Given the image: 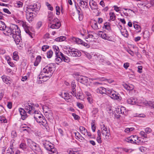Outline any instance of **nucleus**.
I'll list each match as a JSON object with an SVG mask.
<instances>
[{
  "instance_id": "17",
  "label": "nucleus",
  "mask_w": 154,
  "mask_h": 154,
  "mask_svg": "<svg viewBox=\"0 0 154 154\" xmlns=\"http://www.w3.org/2000/svg\"><path fill=\"white\" fill-rule=\"evenodd\" d=\"M37 4H32L31 5L28 6L27 8L28 11H37L38 8L37 7Z\"/></svg>"
},
{
  "instance_id": "26",
  "label": "nucleus",
  "mask_w": 154,
  "mask_h": 154,
  "mask_svg": "<svg viewBox=\"0 0 154 154\" xmlns=\"http://www.w3.org/2000/svg\"><path fill=\"white\" fill-rule=\"evenodd\" d=\"M52 48L55 52L56 56H58L59 52V49L58 47L56 45H54L53 46Z\"/></svg>"
},
{
  "instance_id": "1",
  "label": "nucleus",
  "mask_w": 154,
  "mask_h": 154,
  "mask_svg": "<svg viewBox=\"0 0 154 154\" xmlns=\"http://www.w3.org/2000/svg\"><path fill=\"white\" fill-rule=\"evenodd\" d=\"M23 107L25 108V109L22 108H20L19 109V111L21 115L22 119L24 120L28 116L26 112L29 114L32 113V111L35 110V108L34 104L30 103V101L25 103L23 105Z\"/></svg>"
},
{
  "instance_id": "42",
  "label": "nucleus",
  "mask_w": 154,
  "mask_h": 154,
  "mask_svg": "<svg viewBox=\"0 0 154 154\" xmlns=\"http://www.w3.org/2000/svg\"><path fill=\"white\" fill-rule=\"evenodd\" d=\"M124 87L128 91L132 90L134 88L133 86H130L127 85H125L124 86Z\"/></svg>"
},
{
  "instance_id": "55",
  "label": "nucleus",
  "mask_w": 154,
  "mask_h": 154,
  "mask_svg": "<svg viewBox=\"0 0 154 154\" xmlns=\"http://www.w3.org/2000/svg\"><path fill=\"white\" fill-rule=\"evenodd\" d=\"M42 21H40L38 22L36 24V28L38 29H39L42 26Z\"/></svg>"
},
{
  "instance_id": "23",
  "label": "nucleus",
  "mask_w": 154,
  "mask_h": 154,
  "mask_svg": "<svg viewBox=\"0 0 154 154\" xmlns=\"http://www.w3.org/2000/svg\"><path fill=\"white\" fill-rule=\"evenodd\" d=\"M45 115L46 117L49 119H50L52 118V113L50 110H48V111L45 112Z\"/></svg>"
},
{
  "instance_id": "36",
  "label": "nucleus",
  "mask_w": 154,
  "mask_h": 154,
  "mask_svg": "<svg viewBox=\"0 0 154 154\" xmlns=\"http://www.w3.org/2000/svg\"><path fill=\"white\" fill-rule=\"evenodd\" d=\"M2 80L3 81L8 85H10L11 84V81L9 80L7 77H3Z\"/></svg>"
},
{
  "instance_id": "34",
  "label": "nucleus",
  "mask_w": 154,
  "mask_h": 154,
  "mask_svg": "<svg viewBox=\"0 0 154 154\" xmlns=\"http://www.w3.org/2000/svg\"><path fill=\"white\" fill-rule=\"evenodd\" d=\"M13 58L14 60L16 61L19 59V56L17 52L15 51L13 53Z\"/></svg>"
},
{
  "instance_id": "39",
  "label": "nucleus",
  "mask_w": 154,
  "mask_h": 154,
  "mask_svg": "<svg viewBox=\"0 0 154 154\" xmlns=\"http://www.w3.org/2000/svg\"><path fill=\"white\" fill-rule=\"evenodd\" d=\"M146 103L154 109V101H147Z\"/></svg>"
},
{
  "instance_id": "5",
  "label": "nucleus",
  "mask_w": 154,
  "mask_h": 154,
  "mask_svg": "<svg viewBox=\"0 0 154 154\" xmlns=\"http://www.w3.org/2000/svg\"><path fill=\"white\" fill-rule=\"evenodd\" d=\"M54 71V67L51 66V65L49 64L45 66L41 72V73L46 74L49 75V76H47V78L51 77Z\"/></svg>"
},
{
  "instance_id": "63",
  "label": "nucleus",
  "mask_w": 154,
  "mask_h": 154,
  "mask_svg": "<svg viewBox=\"0 0 154 154\" xmlns=\"http://www.w3.org/2000/svg\"><path fill=\"white\" fill-rule=\"evenodd\" d=\"M8 62L9 65L13 67L14 66V63L13 62L10 61L9 59L8 60Z\"/></svg>"
},
{
  "instance_id": "52",
  "label": "nucleus",
  "mask_w": 154,
  "mask_h": 154,
  "mask_svg": "<svg viewBox=\"0 0 154 154\" xmlns=\"http://www.w3.org/2000/svg\"><path fill=\"white\" fill-rule=\"evenodd\" d=\"M85 1H84L82 0H80L79 3L80 6L84 8V6H85Z\"/></svg>"
},
{
  "instance_id": "7",
  "label": "nucleus",
  "mask_w": 154,
  "mask_h": 154,
  "mask_svg": "<svg viewBox=\"0 0 154 154\" xmlns=\"http://www.w3.org/2000/svg\"><path fill=\"white\" fill-rule=\"evenodd\" d=\"M101 130L103 137L106 141H108L109 139V136L110 135L109 129L104 125H103L101 126Z\"/></svg>"
},
{
  "instance_id": "51",
  "label": "nucleus",
  "mask_w": 154,
  "mask_h": 154,
  "mask_svg": "<svg viewBox=\"0 0 154 154\" xmlns=\"http://www.w3.org/2000/svg\"><path fill=\"white\" fill-rule=\"evenodd\" d=\"M49 46L48 45H44L42 46V50L44 51H45L47 49L49 48Z\"/></svg>"
},
{
  "instance_id": "45",
  "label": "nucleus",
  "mask_w": 154,
  "mask_h": 154,
  "mask_svg": "<svg viewBox=\"0 0 154 154\" xmlns=\"http://www.w3.org/2000/svg\"><path fill=\"white\" fill-rule=\"evenodd\" d=\"M140 134L141 137H143V139L144 138H147V135L146 134H145V132H144V131H141L140 132Z\"/></svg>"
},
{
  "instance_id": "38",
  "label": "nucleus",
  "mask_w": 154,
  "mask_h": 154,
  "mask_svg": "<svg viewBox=\"0 0 154 154\" xmlns=\"http://www.w3.org/2000/svg\"><path fill=\"white\" fill-rule=\"evenodd\" d=\"M67 152L69 154H79V152L78 151H74L72 149H68Z\"/></svg>"
},
{
  "instance_id": "37",
  "label": "nucleus",
  "mask_w": 154,
  "mask_h": 154,
  "mask_svg": "<svg viewBox=\"0 0 154 154\" xmlns=\"http://www.w3.org/2000/svg\"><path fill=\"white\" fill-rule=\"evenodd\" d=\"M134 28L137 30V32H139L141 31V28L140 25L134 23Z\"/></svg>"
},
{
  "instance_id": "59",
  "label": "nucleus",
  "mask_w": 154,
  "mask_h": 154,
  "mask_svg": "<svg viewBox=\"0 0 154 154\" xmlns=\"http://www.w3.org/2000/svg\"><path fill=\"white\" fill-rule=\"evenodd\" d=\"M77 105L80 109H82L84 108V106L81 103H77Z\"/></svg>"
},
{
  "instance_id": "31",
  "label": "nucleus",
  "mask_w": 154,
  "mask_h": 154,
  "mask_svg": "<svg viewBox=\"0 0 154 154\" xmlns=\"http://www.w3.org/2000/svg\"><path fill=\"white\" fill-rule=\"evenodd\" d=\"M6 27V26L4 23L0 20V30H4Z\"/></svg>"
},
{
  "instance_id": "32",
  "label": "nucleus",
  "mask_w": 154,
  "mask_h": 154,
  "mask_svg": "<svg viewBox=\"0 0 154 154\" xmlns=\"http://www.w3.org/2000/svg\"><path fill=\"white\" fill-rule=\"evenodd\" d=\"M66 39V37L64 36H61L55 39V40L57 42H62L64 41Z\"/></svg>"
},
{
  "instance_id": "48",
  "label": "nucleus",
  "mask_w": 154,
  "mask_h": 154,
  "mask_svg": "<svg viewBox=\"0 0 154 154\" xmlns=\"http://www.w3.org/2000/svg\"><path fill=\"white\" fill-rule=\"evenodd\" d=\"M125 140L128 142L130 143H133V140H132V137L131 136L125 139Z\"/></svg>"
},
{
  "instance_id": "15",
  "label": "nucleus",
  "mask_w": 154,
  "mask_h": 154,
  "mask_svg": "<svg viewBox=\"0 0 154 154\" xmlns=\"http://www.w3.org/2000/svg\"><path fill=\"white\" fill-rule=\"evenodd\" d=\"M78 81L82 84L86 85L88 82V78L85 76L79 75L78 77Z\"/></svg>"
},
{
  "instance_id": "50",
  "label": "nucleus",
  "mask_w": 154,
  "mask_h": 154,
  "mask_svg": "<svg viewBox=\"0 0 154 154\" xmlns=\"http://www.w3.org/2000/svg\"><path fill=\"white\" fill-rule=\"evenodd\" d=\"M14 140H11V145L10 146V150H13L14 147Z\"/></svg>"
},
{
  "instance_id": "6",
  "label": "nucleus",
  "mask_w": 154,
  "mask_h": 154,
  "mask_svg": "<svg viewBox=\"0 0 154 154\" xmlns=\"http://www.w3.org/2000/svg\"><path fill=\"white\" fill-rule=\"evenodd\" d=\"M5 31L8 33L7 35H11L12 34H14L16 32L19 33V28L17 25L14 24H12L9 27H6L5 29Z\"/></svg>"
},
{
  "instance_id": "46",
  "label": "nucleus",
  "mask_w": 154,
  "mask_h": 154,
  "mask_svg": "<svg viewBox=\"0 0 154 154\" xmlns=\"http://www.w3.org/2000/svg\"><path fill=\"white\" fill-rule=\"evenodd\" d=\"M20 148L23 150H24L26 148V145L25 143H22L20 145Z\"/></svg>"
},
{
  "instance_id": "64",
  "label": "nucleus",
  "mask_w": 154,
  "mask_h": 154,
  "mask_svg": "<svg viewBox=\"0 0 154 154\" xmlns=\"http://www.w3.org/2000/svg\"><path fill=\"white\" fill-rule=\"evenodd\" d=\"M14 152L13 150H10L9 149L7 150L6 154H13Z\"/></svg>"
},
{
  "instance_id": "22",
  "label": "nucleus",
  "mask_w": 154,
  "mask_h": 154,
  "mask_svg": "<svg viewBox=\"0 0 154 154\" xmlns=\"http://www.w3.org/2000/svg\"><path fill=\"white\" fill-rule=\"evenodd\" d=\"M106 88H104L100 87L99 88L97 89L96 90V92L99 94H105L106 91Z\"/></svg>"
},
{
  "instance_id": "11",
  "label": "nucleus",
  "mask_w": 154,
  "mask_h": 154,
  "mask_svg": "<svg viewBox=\"0 0 154 154\" xmlns=\"http://www.w3.org/2000/svg\"><path fill=\"white\" fill-rule=\"evenodd\" d=\"M20 23L21 25L24 28L25 32L26 33L28 34L31 38H33L32 36V33L30 32L29 29L30 28V27L28 26L26 24V23L25 21H20Z\"/></svg>"
},
{
  "instance_id": "30",
  "label": "nucleus",
  "mask_w": 154,
  "mask_h": 154,
  "mask_svg": "<svg viewBox=\"0 0 154 154\" xmlns=\"http://www.w3.org/2000/svg\"><path fill=\"white\" fill-rule=\"evenodd\" d=\"M79 130L81 133L84 135H85V133H86L87 130L83 126H80Z\"/></svg>"
},
{
  "instance_id": "24",
  "label": "nucleus",
  "mask_w": 154,
  "mask_h": 154,
  "mask_svg": "<svg viewBox=\"0 0 154 154\" xmlns=\"http://www.w3.org/2000/svg\"><path fill=\"white\" fill-rule=\"evenodd\" d=\"M121 32L122 35L124 37L127 38L128 36V34L127 30L125 28L121 29Z\"/></svg>"
},
{
  "instance_id": "3",
  "label": "nucleus",
  "mask_w": 154,
  "mask_h": 154,
  "mask_svg": "<svg viewBox=\"0 0 154 154\" xmlns=\"http://www.w3.org/2000/svg\"><path fill=\"white\" fill-rule=\"evenodd\" d=\"M28 141L29 143L30 147L36 154H42V151L39 145L32 141L31 140H28Z\"/></svg>"
},
{
  "instance_id": "44",
  "label": "nucleus",
  "mask_w": 154,
  "mask_h": 154,
  "mask_svg": "<svg viewBox=\"0 0 154 154\" xmlns=\"http://www.w3.org/2000/svg\"><path fill=\"white\" fill-rule=\"evenodd\" d=\"M62 61L68 63L70 61V58L67 56H65L63 58H62Z\"/></svg>"
},
{
  "instance_id": "61",
  "label": "nucleus",
  "mask_w": 154,
  "mask_h": 154,
  "mask_svg": "<svg viewBox=\"0 0 154 154\" xmlns=\"http://www.w3.org/2000/svg\"><path fill=\"white\" fill-rule=\"evenodd\" d=\"M129 66V63H126L124 64L123 66L125 69H127Z\"/></svg>"
},
{
  "instance_id": "9",
  "label": "nucleus",
  "mask_w": 154,
  "mask_h": 154,
  "mask_svg": "<svg viewBox=\"0 0 154 154\" xmlns=\"http://www.w3.org/2000/svg\"><path fill=\"white\" fill-rule=\"evenodd\" d=\"M50 26L49 24V26L52 29H58L61 26L60 22L58 20V19L57 18H54L53 20L50 23Z\"/></svg>"
},
{
  "instance_id": "18",
  "label": "nucleus",
  "mask_w": 154,
  "mask_h": 154,
  "mask_svg": "<svg viewBox=\"0 0 154 154\" xmlns=\"http://www.w3.org/2000/svg\"><path fill=\"white\" fill-rule=\"evenodd\" d=\"M91 26L93 29L96 30L99 29L101 27L100 24L98 25L97 21L95 20H92V21Z\"/></svg>"
},
{
  "instance_id": "33",
  "label": "nucleus",
  "mask_w": 154,
  "mask_h": 154,
  "mask_svg": "<svg viewBox=\"0 0 154 154\" xmlns=\"http://www.w3.org/2000/svg\"><path fill=\"white\" fill-rule=\"evenodd\" d=\"M56 57L55 59V61L56 64H58L59 63L62 61V60L60 57L59 55H58V56H56Z\"/></svg>"
},
{
  "instance_id": "29",
  "label": "nucleus",
  "mask_w": 154,
  "mask_h": 154,
  "mask_svg": "<svg viewBox=\"0 0 154 154\" xmlns=\"http://www.w3.org/2000/svg\"><path fill=\"white\" fill-rule=\"evenodd\" d=\"M41 57L40 56H38L36 58L35 61L34 63V64L35 66H37L41 61Z\"/></svg>"
},
{
  "instance_id": "13",
  "label": "nucleus",
  "mask_w": 154,
  "mask_h": 154,
  "mask_svg": "<svg viewBox=\"0 0 154 154\" xmlns=\"http://www.w3.org/2000/svg\"><path fill=\"white\" fill-rule=\"evenodd\" d=\"M61 96L62 97L64 98L67 102H72V96L71 95H69L68 93L64 92L63 94H62Z\"/></svg>"
},
{
  "instance_id": "25",
  "label": "nucleus",
  "mask_w": 154,
  "mask_h": 154,
  "mask_svg": "<svg viewBox=\"0 0 154 154\" xmlns=\"http://www.w3.org/2000/svg\"><path fill=\"white\" fill-rule=\"evenodd\" d=\"M40 77H41L42 79V81H43V82H45L48 79H49L50 77H49L48 78H47V76H49V75H47L46 74H42V73H40Z\"/></svg>"
},
{
  "instance_id": "47",
  "label": "nucleus",
  "mask_w": 154,
  "mask_h": 154,
  "mask_svg": "<svg viewBox=\"0 0 154 154\" xmlns=\"http://www.w3.org/2000/svg\"><path fill=\"white\" fill-rule=\"evenodd\" d=\"M0 121L2 122L6 123L7 122V120L6 118L3 116H1Z\"/></svg>"
},
{
  "instance_id": "20",
  "label": "nucleus",
  "mask_w": 154,
  "mask_h": 154,
  "mask_svg": "<svg viewBox=\"0 0 154 154\" xmlns=\"http://www.w3.org/2000/svg\"><path fill=\"white\" fill-rule=\"evenodd\" d=\"M71 40L73 42H75L79 44H83V41L82 40L74 37H72L71 38Z\"/></svg>"
},
{
  "instance_id": "41",
  "label": "nucleus",
  "mask_w": 154,
  "mask_h": 154,
  "mask_svg": "<svg viewBox=\"0 0 154 154\" xmlns=\"http://www.w3.org/2000/svg\"><path fill=\"white\" fill-rule=\"evenodd\" d=\"M53 51L51 50H50L47 53V57L48 58H51L53 56Z\"/></svg>"
},
{
  "instance_id": "8",
  "label": "nucleus",
  "mask_w": 154,
  "mask_h": 154,
  "mask_svg": "<svg viewBox=\"0 0 154 154\" xmlns=\"http://www.w3.org/2000/svg\"><path fill=\"white\" fill-rule=\"evenodd\" d=\"M68 54L73 57H79L81 55V52L78 49L69 48L68 50Z\"/></svg>"
},
{
  "instance_id": "4",
  "label": "nucleus",
  "mask_w": 154,
  "mask_h": 154,
  "mask_svg": "<svg viewBox=\"0 0 154 154\" xmlns=\"http://www.w3.org/2000/svg\"><path fill=\"white\" fill-rule=\"evenodd\" d=\"M106 91L105 94H106L109 96L111 98L114 99L118 100L119 101L122 99V97L119 94H116V92L113 91L112 89L109 88H106Z\"/></svg>"
},
{
  "instance_id": "27",
  "label": "nucleus",
  "mask_w": 154,
  "mask_h": 154,
  "mask_svg": "<svg viewBox=\"0 0 154 154\" xmlns=\"http://www.w3.org/2000/svg\"><path fill=\"white\" fill-rule=\"evenodd\" d=\"M48 19L50 23L54 19L53 15L51 12H50L49 13L48 16Z\"/></svg>"
},
{
  "instance_id": "53",
  "label": "nucleus",
  "mask_w": 154,
  "mask_h": 154,
  "mask_svg": "<svg viewBox=\"0 0 154 154\" xmlns=\"http://www.w3.org/2000/svg\"><path fill=\"white\" fill-rule=\"evenodd\" d=\"M16 4V7L19 8H21L22 7L23 5V3L21 2L20 1L18 2H17Z\"/></svg>"
},
{
  "instance_id": "58",
  "label": "nucleus",
  "mask_w": 154,
  "mask_h": 154,
  "mask_svg": "<svg viewBox=\"0 0 154 154\" xmlns=\"http://www.w3.org/2000/svg\"><path fill=\"white\" fill-rule=\"evenodd\" d=\"M152 131L151 129L149 128H147L145 129V132L147 134L150 133Z\"/></svg>"
},
{
  "instance_id": "57",
  "label": "nucleus",
  "mask_w": 154,
  "mask_h": 154,
  "mask_svg": "<svg viewBox=\"0 0 154 154\" xmlns=\"http://www.w3.org/2000/svg\"><path fill=\"white\" fill-rule=\"evenodd\" d=\"M137 136L136 135L131 136L132 137V140H133V142L134 143H135V142L136 141V139Z\"/></svg>"
},
{
  "instance_id": "19",
  "label": "nucleus",
  "mask_w": 154,
  "mask_h": 154,
  "mask_svg": "<svg viewBox=\"0 0 154 154\" xmlns=\"http://www.w3.org/2000/svg\"><path fill=\"white\" fill-rule=\"evenodd\" d=\"M127 102L128 104L134 105L137 104L138 102L136 98L131 97L127 99Z\"/></svg>"
},
{
  "instance_id": "28",
  "label": "nucleus",
  "mask_w": 154,
  "mask_h": 154,
  "mask_svg": "<svg viewBox=\"0 0 154 154\" xmlns=\"http://www.w3.org/2000/svg\"><path fill=\"white\" fill-rule=\"evenodd\" d=\"M97 140L99 143H101L102 141L101 139V132L100 130H98L97 131Z\"/></svg>"
},
{
  "instance_id": "49",
  "label": "nucleus",
  "mask_w": 154,
  "mask_h": 154,
  "mask_svg": "<svg viewBox=\"0 0 154 154\" xmlns=\"http://www.w3.org/2000/svg\"><path fill=\"white\" fill-rule=\"evenodd\" d=\"M121 110V111L122 112V114H123L124 115H125L126 114V111L125 110V108L124 107H122L120 108Z\"/></svg>"
},
{
  "instance_id": "60",
  "label": "nucleus",
  "mask_w": 154,
  "mask_h": 154,
  "mask_svg": "<svg viewBox=\"0 0 154 154\" xmlns=\"http://www.w3.org/2000/svg\"><path fill=\"white\" fill-rule=\"evenodd\" d=\"M149 35V32L147 31H145L143 33V37L144 38H147L148 37L149 35L146 36V35Z\"/></svg>"
},
{
  "instance_id": "12",
  "label": "nucleus",
  "mask_w": 154,
  "mask_h": 154,
  "mask_svg": "<svg viewBox=\"0 0 154 154\" xmlns=\"http://www.w3.org/2000/svg\"><path fill=\"white\" fill-rule=\"evenodd\" d=\"M19 33L15 32L14 34H12V37L14 38L17 44H18L20 41L21 38V31L19 29Z\"/></svg>"
},
{
  "instance_id": "35",
  "label": "nucleus",
  "mask_w": 154,
  "mask_h": 154,
  "mask_svg": "<svg viewBox=\"0 0 154 154\" xmlns=\"http://www.w3.org/2000/svg\"><path fill=\"white\" fill-rule=\"evenodd\" d=\"M43 116L42 114L39 113L34 114V117L35 120L37 121L38 119L41 118V117H42Z\"/></svg>"
},
{
  "instance_id": "10",
  "label": "nucleus",
  "mask_w": 154,
  "mask_h": 154,
  "mask_svg": "<svg viewBox=\"0 0 154 154\" xmlns=\"http://www.w3.org/2000/svg\"><path fill=\"white\" fill-rule=\"evenodd\" d=\"M97 35L101 37L102 38L107 40L110 41H112V37L109 36L108 34H107L103 31H99L97 32Z\"/></svg>"
},
{
  "instance_id": "56",
  "label": "nucleus",
  "mask_w": 154,
  "mask_h": 154,
  "mask_svg": "<svg viewBox=\"0 0 154 154\" xmlns=\"http://www.w3.org/2000/svg\"><path fill=\"white\" fill-rule=\"evenodd\" d=\"M139 149L141 152H144L146 149V148L143 146H141L139 147Z\"/></svg>"
},
{
  "instance_id": "54",
  "label": "nucleus",
  "mask_w": 154,
  "mask_h": 154,
  "mask_svg": "<svg viewBox=\"0 0 154 154\" xmlns=\"http://www.w3.org/2000/svg\"><path fill=\"white\" fill-rule=\"evenodd\" d=\"M56 14L57 15H59L60 14V8L58 6H57L56 7Z\"/></svg>"
},
{
  "instance_id": "43",
  "label": "nucleus",
  "mask_w": 154,
  "mask_h": 154,
  "mask_svg": "<svg viewBox=\"0 0 154 154\" xmlns=\"http://www.w3.org/2000/svg\"><path fill=\"white\" fill-rule=\"evenodd\" d=\"M143 143V141L141 140V138L137 137L136 141L135 142L136 144H140Z\"/></svg>"
},
{
  "instance_id": "2",
  "label": "nucleus",
  "mask_w": 154,
  "mask_h": 154,
  "mask_svg": "<svg viewBox=\"0 0 154 154\" xmlns=\"http://www.w3.org/2000/svg\"><path fill=\"white\" fill-rule=\"evenodd\" d=\"M43 145L47 150L49 151V154H58L57 149L54 147L53 144L49 141L45 140L44 141Z\"/></svg>"
},
{
  "instance_id": "14",
  "label": "nucleus",
  "mask_w": 154,
  "mask_h": 154,
  "mask_svg": "<svg viewBox=\"0 0 154 154\" xmlns=\"http://www.w3.org/2000/svg\"><path fill=\"white\" fill-rule=\"evenodd\" d=\"M89 4L90 8L92 10H96L98 12L99 11V9L98 8L97 3L95 1L93 0H90L89 1Z\"/></svg>"
},
{
  "instance_id": "40",
  "label": "nucleus",
  "mask_w": 154,
  "mask_h": 154,
  "mask_svg": "<svg viewBox=\"0 0 154 154\" xmlns=\"http://www.w3.org/2000/svg\"><path fill=\"white\" fill-rule=\"evenodd\" d=\"M91 128L93 132H95L96 127L95 126V121L92 120L91 123Z\"/></svg>"
},
{
  "instance_id": "16",
  "label": "nucleus",
  "mask_w": 154,
  "mask_h": 154,
  "mask_svg": "<svg viewBox=\"0 0 154 154\" xmlns=\"http://www.w3.org/2000/svg\"><path fill=\"white\" fill-rule=\"evenodd\" d=\"M26 12L27 19L29 22L32 21L33 19V13L28 11V10H26Z\"/></svg>"
},
{
  "instance_id": "62",
  "label": "nucleus",
  "mask_w": 154,
  "mask_h": 154,
  "mask_svg": "<svg viewBox=\"0 0 154 154\" xmlns=\"http://www.w3.org/2000/svg\"><path fill=\"white\" fill-rule=\"evenodd\" d=\"M3 11L5 13H7L8 14H11V12L9 11V10L7 8H4Z\"/></svg>"
},
{
  "instance_id": "21",
  "label": "nucleus",
  "mask_w": 154,
  "mask_h": 154,
  "mask_svg": "<svg viewBox=\"0 0 154 154\" xmlns=\"http://www.w3.org/2000/svg\"><path fill=\"white\" fill-rule=\"evenodd\" d=\"M36 121L38 123H41L43 125H45L47 123L46 119L44 116L41 117V118L38 119Z\"/></svg>"
}]
</instances>
